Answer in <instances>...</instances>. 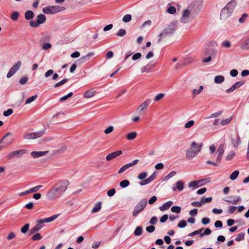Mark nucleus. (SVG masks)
Here are the masks:
<instances>
[{"label":"nucleus","mask_w":249,"mask_h":249,"mask_svg":"<svg viewBox=\"0 0 249 249\" xmlns=\"http://www.w3.org/2000/svg\"><path fill=\"white\" fill-rule=\"evenodd\" d=\"M147 203L146 199L141 200L134 209L132 213L133 216L136 217L140 213L142 212L146 206Z\"/></svg>","instance_id":"7"},{"label":"nucleus","mask_w":249,"mask_h":249,"mask_svg":"<svg viewBox=\"0 0 249 249\" xmlns=\"http://www.w3.org/2000/svg\"><path fill=\"white\" fill-rule=\"evenodd\" d=\"M34 17V13L32 11L28 10L25 13V18L27 20H30Z\"/></svg>","instance_id":"26"},{"label":"nucleus","mask_w":249,"mask_h":249,"mask_svg":"<svg viewBox=\"0 0 249 249\" xmlns=\"http://www.w3.org/2000/svg\"><path fill=\"white\" fill-rule=\"evenodd\" d=\"M58 216V214H55L49 217L37 220L36 226L30 231L31 233H33L40 231L43 227L44 223L52 222L57 218Z\"/></svg>","instance_id":"6"},{"label":"nucleus","mask_w":249,"mask_h":249,"mask_svg":"<svg viewBox=\"0 0 249 249\" xmlns=\"http://www.w3.org/2000/svg\"><path fill=\"white\" fill-rule=\"evenodd\" d=\"M202 3V0H195L191 2L186 8L182 10L180 22L183 24L191 22L201 10Z\"/></svg>","instance_id":"1"},{"label":"nucleus","mask_w":249,"mask_h":249,"mask_svg":"<svg viewBox=\"0 0 249 249\" xmlns=\"http://www.w3.org/2000/svg\"><path fill=\"white\" fill-rule=\"evenodd\" d=\"M19 17V13L17 11H14L12 13L11 18L13 20H17Z\"/></svg>","instance_id":"47"},{"label":"nucleus","mask_w":249,"mask_h":249,"mask_svg":"<svg viewBox=\"0 0 249 249\" xmlns=\"http://www.w3.org/2000/svg\"><path fill=\"white\" fill-rule=\"evenodd\" d=\"M122 154V151L121 150H119L117 151H115L113 152H112L109 154H108L106 159L107 160L110 161L114 159H115L117 156L121 155Z\"/></svg>","instance_id":"19"},{"label":"nucleus","mask_w":249,"mask_h":249,"mask_svg":"<svg viewBox=\"0 0 249 249\" xmlns=\"http://www.w3.org/2000/svg\"><path fill=\"white\" fill-rule=\"evenodd\" d=\"M176 8L174 6H170L167 8V12L170 14H174L176 12Z\"/></svg>","instance_id":"40"},{"label":"nucleus","mask_w":249,"mask_h":249,"mask_svg":"<svg viewBox=\"0 0 249 249\" xmlns=\"http://www.w3.org/2000/svg\"><path fill=\"white\" fill-rule=\"evenodd\" d=\"M137 136V133L136 132H131L126 135V138L128 141H132L136 138Z\"/></svg>","instance_id":"25"},{"label":"nucleus","mask_w":249,"mask_h":249,"mask_svg":"<svg viewBox=\"0 0 249 249\" xmlns=\"http://www.w3.org/2000/svg\"><path fill=\"white\" fill-rule=\"evenodd\" d=\"M207 52L209 53V56H211L212 58L215 57L217 54V51L215 49H211L209 50V51L208 49H205L204 51V53H206Z\"/></svg>","instance_id":"32"},{"label":"nucleus","mask_w":249,"mask_h":249,"mask_svg":"<svg viewBox=\"0 0 249 249\" xmlns=\"http://www.w3.org/2000/svg\"><path fill=\"white\" fill-rule=\"evenodd\" d=\"M203 87L200 86L198 89H194L192 91L193 97H195L196 96L199 94L202 91Z\"/></svg>","instance_id":"31"},{"label":"nucleus","mask_w":249,"mask_h":249,"mask_svg":"<svg viewBox=\"0 0 249 249\" xmlns=\"http://www.w3.org/2000/svg\"><path fill=\"white\" fill-rule=\"evenodd\" d=\"M126 34V32L124 29H121L116 33V36L119 37H123Z\"/></svg>","instance_id":"36"},{"label":"nucleus","mask_w":249,"mask_h":249,"mask_svg":"<svg viewBox=\"0 0 249 249\" xmlns=\"http://www.w3.org/2000/svg\"><path fill=\"white\" fill-rule=\"evenodd\" d=\"M202 146V143L197 144L195 142H193L191 144V147L186 151V158L189 160L193 159L201 151Z\"/></svg>","instance_id":"4"},{"label":"nucleus","mask_w":249,"mask_h":249,"mask_svg":"<svg viewBox=\"0 0 249 249\" xmlns=\"http://www.w3.org/2000/svg\"><path fill=\"white\" fill-rule=\"evenodd\" d=\"M150 100L149 99H147L145 100L143 103H142L138 107V111L140 112H141L146 109L150 103Z\"/></svg>","instance_id":"23"},{"label":"nucleus","mask_w":249,"mask_h":249,"mask_svg":"<svg viewBox=\"0 0 249 249\" xmlns=\"http://www.w3.org/2000/svg\"><path fill=\"white\" fill-rule=\"evenodd\" d=\"M225 78L223 75H217L214 77V81L216 84H221L224 81Z\"/></svg>","instance_id":"28"},{"label":"nucleus","mask_w":249,"mask_h":249,"mask_svg":"<svg viewBox=\"0 0 249 249\" xmlns=\"http://www.w3.org/2000/svg\"><path fill=\"white\" fill-rule=\"evenodd\" d=\"M245 83L244 81H238L234 84L230 88L226 90V93H231L234 91L235 89L239 88Z\"/></svg>","instance_id":"16"},{"label":"nucleus","mask_w":249,"mask_h":249,"mask_svg":"<svg viewBox=\"0 0 249 249\" xmlns=\"http://www.w3.org/2000/svg\"><path fill=\"white\" fill-rule=\"evenodd\" d=\"M132 19V16L130 14H126L124 15L122 19L123 22L125 23H127L131 21Z\"/></svg>","instance_id":"38"},{"label":"nucleus","mask_w":249,"mask_h":249,"mask_svg":"<svg viewBox=\"0 0 249 249\" xmlns=\"http://www.w3.org/2000/svg\"><path fill=\"white\" fill-rule=\"evenodd\" d=\"M200 200H201L202 204H204L205 203H210L212 200V197H209L207 198H205L204 197H202Z\"/></svg>","instance_id":"48"},{"label":"nucleus","mask_w":249,"mask_h":249,"mask_svg":"<svg viewBox=\"0 0 249 249\" xmlns=\"http://www.w3.org/2000/svg\"><path fill=\"white\" fill-rule=\"evenodd\" d=\"M173 204V201H169L164 203L159 209L161 211H164L168 209Z\"/></svg>","instance_id":"24"},{"label":"nucleus","mask_w":249,"mask_h":249,"mask_svg":"<svg viewBox=\"0 0 249 249\" xmlns=\"http://www.w3.org/2000/svg\"><path fill=\"white\" fill-rule=\"evenodd\" d=\"M228 198V199L224 198L223 200L228 203L234 205H236L242 201L241 197L238 196H230Z\"/></svg>","instance_id":"13"},{"label":"nucleus","mask_w":249,"mask_h":249,"mask_svg":"<svg viewBox=\"0 0 249 249\" xmlns=\"http://www.w3.org/2000/svg\"><path fill=\"white\" fill-rule=\"evenodd\" d=\"M239 174V172L238 170H235L231 174L230 176V178L232 180H234L237 178Z\"/></svg>","instance_id":"34"},{"label":"nucleus","mask_w":249,"mask_h":249,"mask_svg":"<svg viewBox=\"0 0 249 249\" xmlns=\"http://www.w3.org/2000/svg\"><path fill=\"white\" fill-rule=\"evenodd\" d=\"M222 111H219L211 114V115L208 118H217L219 117L222 113Z\"/></svg>","instance_id":"56"},{"label":"nucleus","mask_w":249,"mask_h":249,"mask_svg":"<svg viewBox=\"0 0 249 249\" xmlns=\"http://www.w3.org/2000/svg\"><path fill=\"white\" fill-rule=\"evenodd\" d=\"M177 21H173L159 34L158 41L159 43L161 41L162 37L170 36L174 33L177 27Z\"/></svg>","instance_id":"5"},{"label":"nucleus","mask_w":249,"mask_h":249,"mask_svg":"<svg viewBox=\"0 0 249 249\" xmlns=\"http://www.w3.org/2000/svg\"><path fill=\"white\" fill-rule=\"evenodd\" d=\"M45 133V130H41L38 132L33 133H25L23 138L26 140H33L38 138L42 136Z\"/></svg>","instance_id":"9"},{"label":"nucleus","mask_w":249,"mask_h":249,"mask_svg":"<svg viewBox=\"0 0 249 249\" xmlns=\"http://www.w3.org/2000/svg\"><path fill=\"white\" fill-rule=\"evenodd\" d=\"M184 182L182 180H179L176 183L175 186L172 188V190L174 191H176L177 190L180 192L182 191L184 189Z\"/></svg>","instance_id":"17"},{"label":"nucleus","mask_w":249,"mask_h":249,"mask_svg":"<svg viewBox=\"0 0 249 249\" xmlns=\"http://www.w3.org/2000/svg\"><path fill=\"white\" fill-rule=\"evenodd\" d=\"M157 176V172L155 171L149 178H148V180H149L150 183L153 181L156 178Z\"/></svg>","instance_id":"59"},{"label":"nucleus","mask_w":249,"mask_h":249,"mask_svg":"<svg viewBox=\"0 0 249 249\" xmlns=\"http://www.w3.org/2000/svg\"><path fill=\"white\" fill-rule=\"evenodd\" d=\"M142 228L141 226L137 227L134 231V234L136 236H140L142 234Z\"/></svg>","instance_id":"37"},{"label":"nucleus","mask_w":249,"mask_h":249,"mask_svg":"<svg viewBox=\"0 0 249 249\" xmlns=\"http://www.w3.org/2000/svg\"><path fill=\"white\" fill-rule=\"evenodd\" d=\"M12 134L10 132L7 133L2 138L0 143H3L4 146H7L11 144L13 141L14 139L12 137Z\"/></svg>","instance_id":"12"},{"label":"nucleus","mask_w":249,"mask_h":249,"mask_svg":"<svg viewBox=\"0 0 249 249\" xmlns=\"http://www.w3.org/2000/svg\"><path fill=\"white\" fill-rule=\"evenodd\" d=\"M27 152V150L26 149H20L14 151L7 155L6 158L10 160L14 158H20Z\"/></svg>","instance_id":"11"},{"label":"nucleus","mask_w":249,"mask_h":249,"mask_svg":"<svg viewBox=\"0 0 249 249\" xmlns=\"http://www.w3.org/2000/svg\"><path fill=\"white\" fill-rule=\"evenodd\" d=\"M221 46L224 48H229L231 46V43L230 41L226 40L222 42Z\"/></svg>","instance_id":"41"},{"label":"nucleus","mask_w":249,"mask_h":249,"mask_svg":"<svg viewBox=\"0 0 249 249\" xmlns=\"http://www.w3.org/2000/svg\"><path fill=\"white\" fill-rule=\"evenodd\" d=\"M244 235H245L244 232H241V233H239L237 235V236L235 239V240L237 242L243 240L244 238Z\"/></svg>","instance_id":"42"},{"label":"nucleus","mask_w":249,"mask_h":249,"mask_svg":"<svg viewBox=\"0 0 249 249\" xmlns=\"http://www.w3.org/2000/svg\"><path fill=\"white\" fill-rule=\"evenodd\" d=\"M235 6L236 3L234 0H231L228 3L221 11L220 19L224 20L229 18L231 15Z\"/></svg>","instance_id":"3"},{"label":"nucleus","mask_w":249,"mask_h":249,"mask_svg":"<svg viewBox=\"0 0 249 249\" xmlns=\"http://www.w3.org/2000/svg\"><path fill=\"white\" fill-rule=\"evenodd\" d=\"M64 9L59 6H49L43 8L42 11L45 14H53L63 10Z\"/></svg>","instance_id":"8"},{"label":"nucleus","mask_w":249,"mask_h":249,"mask_svg":"<svg viewBox=\"0 0 249 249\" xmlns=\"http://www.w3.org/2000/svg\"><path fill=\"white\" fill-rule=\"evenodd\" d=\"M217 152L218 153V156L216 158V161L218 163H220V161L221 160L223 154L224 152V145L223 144H220L217 150Z\"/></svg>","instance_id":"18"},{"label":"nucleus","mask_w":249,"mask_h":249,"mask_svg":"<svg viewBox=\"0 0 249 249\" xmlns=\"http://www.w3.org/2000/svg\"><path fill=\"white\" fill-rule=\"evenodd\" d=\"M46 19V16L42 14H40L37 16L36 21H31L30 22V25L33 28H36L40 24L44 23Z\"/></svg>","instance_id":"10"},{"label":"nucleus","mask_w":249,"mask_h":249,"mask_svg":"<svg viewBox=\"0 0 249 249\" xmlns=\"http://www.w3.org/2000/svg\"><path fill=\"white\" fill-rule=\"evenodd\" d=\"M69 182L67 180H60L56 182L47 194V198L53 200L59 197L67 190Z\"/></svg>","instance_id":"2"},{"label":"nucleus","mask_w":249,"mask_h":249,"mask_svg":"<svg viewBox=\"0 0 249 249\" xmlns=\"http://www.w3.org/2000/svg\"><path fill=\"white\" fill-rule=\"evenodd\" d=\"M156 63H154L153 64H151L150 63H148L146 65L141 68V70L142 73H144L149 71L150 70V69L154 68L156 66Z\"/></svg>","instance_id":"21"},{"label":"nucleus","mask_w":249,"mask_h":249,"mask_svg":"<svg viewBox=\"0 0 249 249\" xmlns=\"http://www.w3.org/2000/svg\"><path fill=\"white\" fill-rule=\"evenodd\" d=\"M147 176V173L146 172H142L139 174L138 178L140 180L144 179Z\"/></svg>","instance_id":"49"},{"label":"nucleus","mask_w":249,"mask_h":249,"mask_svg":"<svg viewBox=\"0 0 249 249\" xmlns=\"http://www.w3.org/2000/svg\"><path fill=\"white\" fill-rule=\"evenodd\" d=\"M142 56V54L140 53H137L132 56V59L133 60H136L140 59Z\"/></svg>","instance_id":"63"},{"label":"nucleus","mask_w":249,"mask_h":249,"mask_svg":"<svg viewBox=\"0 0 249 249\" xmlns=\"http://www.w3.org/2000/svg\"><path fill=\"white\" fill-rule=\"evenodd\" d=\"M68 81V79L65 78L61 80V81L57 83L54 86V88H56L59 86H61Z\"/></svg>","instance_id":"43"},{"label":"nucleus","mask_w":249,"mask_h":249,"mask_svg":"<svg viewBox=\"0 0 249 249\" xmlns=\"http://www.w3.org/2000/svg\"><path fill=\"white\" fill-rule=\"evenodd\" d=\"M155 230V228L154 226L151 225L146 228V231L149 233L153 232Z\"/></svg>","instance_id":"62"},{"label":"nucleus","mask_w":249,"mask_h":249,"mask_svg":"<svg viewBox=\"0 0 249 249\" xmlns=\"http://www.w3.org/2000/svg\"><path fill=\"white\" fill-rule=\"evenodd\" d=\"M95 91L93 89H90L85 93L84 96L86 98H91L95 94Z\"/></svg>","instance_id":"27"},{"label":"nucleus","mask_w":249,"mask_h":249,"mask_svg":"<svg viewBox=\"0 0 249 249\" xmlns=\"http://www.w3.org/2000/svg\"><path fill=\"white\" fill-rule=\"evenodd\" d=\"M102 203L101 202H99L97 204H96L92 210H91L92 213H96L99 212L101 209Z\"/></svg>","instance_id":"30"},{"label":"nucleus","mask_w":249,"mask_h":249,"mask_svg":"<svg viewBox=\"0 0 249 249\" xmlns=\"http://www.w3.org/2000/svg\"><path fill=\"white\" fill-rule=\"evenodd\" d=\"M37 96L35 95L28 98L25 101V104H29L33 102L36 99Z\"/></svg>","instance_id":"51"},{"label":"nucleus","mask_w":249,"mask_h":249,"mask_svg":"<svg viewBox=\"0 0 249 249\" xmlns=\"http://www.w3.org/2000/svg\"><path fill=\"white\" fill-rule=\"evenodd\" d=\"M235 153L233 151H231L227 156L226 159L227 160H231L234 156Z\"/></svg>","instance_id":"53"},{"label":"nucleus","mask_w":249,"mask_h":249,"mask_svg":"<svg viewBox=\"0 0 249 249\" xmlns=\"http://www.w3.org/2000/svg\"><path fill=\"white\" fill-rule=\"evenodd\" d=\"M129 184H130L129 181L127 179H125V180H123L121 181L120 182V186L122 188H125V187H127V186H128L129 185Z\"/></svg>","instance_id":"35"},{"label":"nucleus","mask_w":249,"mask_h":249,"mask_svg":"<svg viewBox=\"0 0 249 249\" xmlns=\"http://www.w3.org/2000/svg\"><path fill=\"white\" fill-rule=\"evenodd\" d=\"M164 95L165 94L164 93H159L155 97L154 100L155 102L159 101L164 97Z\"/></svg>","instance_id":"50"},{"label":"nucleus","mask_w":249,"mask_h":249,"mask_svg":"<svg viewBox=\"0 0 249 249\" xmlns=\"http://www.w3.org/2000/svg\"><path fill=\"white\" fill-rule=\"evenodd\" d=\"M21 65V62L18 61L9 70L7 74V77L9 78L11 77L20 68Z\"/></svg>","instance_id":"14"},{"label":"nucleus","mask_w":249,"mask_h":249,"mask_svg":"<svg viewBox=\"0 0 249 249\" xmlns=\"http://www.w3.org/2000/svg\"><path fill=\"white\" fill-rule=\"evenodd\" d=\"M29 227L30 224L29 223H26L21 228V232L22 233H26L29 230Z\"/></svg>","instance_id":"45"},{"label":"nucleus","mask_w":249,"mask_h":249,"mask_svg":"<svg viewBox=\"0 0 249 249\" xmlns=\"http://www.w3.org/2000/svg\"><path fill=\"white\" fill-rule=\"evenodd\" d=\"M73 95V93L72 92H70L68 94L65 95V96H64L63 97H62L61 98H60L59 99V101L60 102H63L64 101H65L66 100H67L69 98L71 97Z\"/></svg>","instance_id":"54"},{"label":"nucleus","mask_w":249,"mask_h":249,"mask_svg":"<svg viewBox=\"0 0 249 249\" xmlns=\"http://www.w3.org/2000/svg\"><path fill=\"white\" fill-rule=\"evenodd\" d=\"M42 238V236L39 233H36L32 238L34 241L39 240Z\"/></svg>","instance_id":"57"},{"label":"nucleus","mask_w":249,"mask_h":249,"mask_svg":"<svg viewBox=\"0 0 249 249\" xmlns=\"http://www.w3.org/2000/svg\"><path fill=\"white\" fill-rule=\"evenodd\" d=\"M28 78L27 77H23L19 80V83L21 85H25L27 83Z\"/></svg>","instance_id":"64"},{"label":"nucleus","mask_w":249,"mask_h":249,"mask_svg":"<svg viewBox=\"0 0 249 249\" xmlns=\"http://www.w3.org/2000/svg\"><path fill=\"white\" fill-rule=\"evenodd\" d=\"M240 48L244 50L249 49V37H247L241 41Z\"/></svg>","instance_id":"20"},{"label":"nucleus","mask_w":249,"mask_h":249,"mask_svg":"<svg viewBox=\"0 0 249 249\" xmlns=\"http://www.w3.org/2000/svg\"><path fill=\"white\" fill-rule=\"evenodd\" d=\"M116 193V190L114 188H112L111 189L109 190L107 192V195L108 196H113Z\"/></svg>","instance_id":"61"},{"label":"nucleus","mask_w":249,"mask_h":249,"mask_svg":"<svg viewBox=\"0 0 249 249\" xmlns=\"http://www.w3.org/2000/svg\"><path fill=\"white\" fill-rule=\"evenodd\" d=\"M241 140L238 134L237 135L236 140L233 139L232 140V143L234 147H237L241 143Z\"/></svg>","instance_id":"29"},{"label":"nucleus","mask_w":249,"mask_h":249,"mask_svg":"<svg viewBox=\"0 0 249 249\" xmlns=\"http://www.w3.org/2000/svg\"><path fill=\"white\" fill-rule=\"evenodd\" d=\"M195 124V122L193 120H190L189 121V122H188L187 123H186L185 124H184V128H190V127H191L192 126H193V125L194 124Z\"/></svg>","instance_id":"55"},{"label":"nucleus","mask_w":249,"mask_h":249,"mask_svg":"<svg viewBox=\"0 0 249 249\" xmlns=\"http://www.w3.org/2000/svg\"><path fill=\"white\" fill-rule=\"evenodd\" d=\"M171 211L173 213H178L181 212V208L179 206H174L171 208Z\"/></svg>","instance_id":"39"},{"label":"nucleus","mask_w":249,"mask_h":249,"mask_svg":"<svg viewBox=\"0 0 249 249\" xmlns=\"http://www.w3.org/2000/svg\"><path fill=\"white\" fill-rule=\"evenodd\" d=\"M114 130V127L113 126H109L104 130V133L106 134H108L111 133Z\"/></svg>","instance_id":"58"},{"label":"nucleus","mask_w":249,"mask_h":249,"mask_svg":"<svg viewBox=\"0 0 249 249\" xmlns=\"http://www.w3.org/2000/svg\"><path fill=\"white\" fill-rule=\"evenodd\" d=\"M139 162V160H133L132 162L126 164L124 165H123L119 170L118 172V173L120 174L125 171H126L127 169H129L130 168L133 167V166L136 165L137 164V163Z\"/></svg>","instance_id":"15"},{"label":"nucleus","mask_w":249,"mask_h":249,"mask_svg":"<svg viewBox=\"0 0 249 249\" xmlns=\"http://www.w3.org/2000/svg\"><path fill=\"white\" fill-rule=\"evenodd\" d=\"M232 116H230L226 119H223L221 121L220 124L223 126L227 125L231 122V121L232 120Z\"/></svg>","instance_id":"33"},{"label":"nucleus","mask_w":249,"mask_h":249,"mask_svg":"<svg viewBox=\"0 0 249 249\" xmlns=\"http://www.w3.org/2000/svg\"><path fill=\"white\" fill-rule=\"evenodd\" d=\"M176 174V172L174 171H171L169 174H168L167 176H166L164 179H163V180H167L169 179H170V178H172L173 177H174V176H175Z\"/></svg>","instance_id":"46"},{"label":"nucleus","mask_w":249,"mask_h":249,"mask_svg":"<svg viewBox=\"0 0 249 249\" xmlns=\"http://www.w3.org/2000/svg\"><path fill=\"white\" fill-rule=\"evenodd\" d=\"M49 152L48 151H33L31 153V155L34 158H37L42 157L46 155Z\"/></svg>","instance_id":"22"},{"label":"nucleus","mask_w":249,"mask_h":249,"mask_svg":"<svg viewBox=\"0 0 249 249\" xmlns=\"http://www.w3.org/2000/svg\"><path fill=\"white\" fill-rule=\"evenodd\" d=\"M93 54V53H89L86 55L83 56L80 58V60L82 61V62H84L87 61L89 59V57L92 56Z\"/></svg>","instance_id":"52"},{"label":"nucleus","mask_w":249,"mask_h":249,"mask_svg":"<svg viewBox=\"0 0 249 249\" xmlns=\"http://www.w3.org/2000/svg\"><path fill=\"white\" fill-rule=\"evenodd\" d=\"M157 221H158V219H157V217L154 216H153L151 218V219L149 221V223L151 225L153 226L154 225H155L157 223Z\"/></svg>","instance_id":"60"},{"label":"nucleus","mask_w":249,"mask_h":249,"mask_svg":"<svg viewBox=\"0 0 249 249\" xmlns=\"http://www.w3.org/2000/svg\"><path fill=\"white\" fill-rule=\"evenodd\" d=\"M248 17V15L247 14H243L241 17L239 19V22L240 23H244L247 20Z\"/></svg>","instance_id":"44"}]
</instances>
